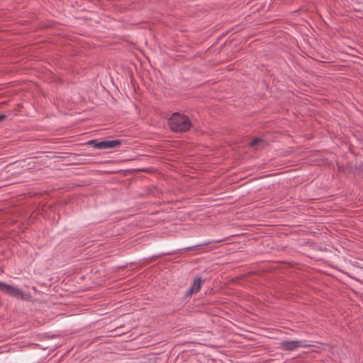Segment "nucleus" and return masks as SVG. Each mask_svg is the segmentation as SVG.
<instances>
[{
	"label": "nucleus",
	"instance_id": "1",
	"mask_svg": "<svg viewBox=\"0 0 363 363\" xmlns=\"http://www.w3.org/2000/svg\"><path fill=\"white\" fill-rule=\"evenodd\" d=\"M169 125L174 132H185L192 126L190 118L182 113H174L169 118Z\"/></svg>",
	"mask_w": 363,
	"mask_h": 363
},
{
	"label": "nucleus",
	"instance_id": "2",
	"mask_svg": "<svg viewBox=\"0 0 363 363\" xmlns=\"http://www.w3.org/2000/svg\"><path fill=\"white\" fill-rule=\"evenodd\" d=\"M309 345L303 340H283L279 342V348L286 352L294 351L299 347H307Z\"/></svg>",
	"mask_w": 363,
	"mask_h": 363
},
{
	"label": "nucleus",
	"instance_id": "3",
	"mask_svg": "<svg viewBox=\"0 0 363 363\" xmlns=\"http://www.w3.org/2000/svg\"><path fill=\"white\" fill-rule=\"evenodd\" d=\"M0 289L11 296L22 300L27 299L25 296L26 294L20 289L14 286L0 281Z\"/></svg>",
	"mask_w": 363,
	"mask_h": 363
},
{
	"label": "nucleus",
	"instance_id": "4",
	"mask_svg": "<svg viewBox=\"0 0 363 363\" xmlns=\"http://www.w3.org/2000/svg\"><path fill=\"white\" fill-rule=\"evenodd\" d=\"M205 281L201 277H196L189 289L185 293V297L191 296L193 294L198 293L202 286V284Z\"/></svg>",
	"mask_w": 363,
	"mask_h": 363
},
{
	"label": "nucleus",
	"instance_id": "5",
	"mask_svg": "<svg viewBox=\"0 0 363 363\" xmlns=\"http://www.w3.org/2000/svg\"><path fill=\"white\" fill-rule=\"evenodd\" d=\"M122 144L121 140H106V149H111L116 147H118Z\"/></svg>",
	"mask_w": 363,
	"mask_h": 363
},
{
	"label": "nucleus",
	"instance_id": "6",
	"mask_svg": "<svg viewBox=\"0 0 363 363\" xmlns=\"http://www.w3.org/2000/svg\"><path fill=\"white\" fill-rule=\"evenodd\" d=\"M94 147L98 150L106 149L105 141L97 142L95 140H91L89 142Z\"/></svg>",
	"mask_w": 363,
	"mask_h": 363
},
{
	"label": "nucleus",
	"instance_id": "7",
	"mask_svg": "<svg viewBox=\"0 0 363 363\" xmlns=\"http://www.w3.org/2000/svg\"><path fill=\"white\" fill-rule=\"evenodd\" d=\"M219 241H215V240H212V241H208V242H203V243H201V244H199V245H194V246H190V247H185L184 249L185 250H192V249H194L196 247H201V246H204V245H208L211 243H217Z\"/></svg>",
	"mask_w": 363,
	"mask_h": 363
},
{
	"label": "nucleus",
	"instance_id": "8",
	"mask_svg": "<svg viewBox=\"0 0 363 363\" xmlns=\"http://www.w3.org/2000/svg\"><path fill=\"white\" fill-rule=\"evenodd\" d=\"M262 142V140L259 139V138H255L253 139L251 143H250V145L252 147H256L259 143Z\"/></svg>",
	"mask_w": 363,
	"mask_h": 363
},
{
	"label": "nucleus",
	"instance_id": "9",
	"mask_svg": "<svg viewBox=\"0 0 363 363\" xmlns=\"http://www.w3.org/2000/svg\"><path fill=\"white\" fill-rule=\"evenodd\" d=\"M6 118V116L4 114H0V121H3Z\"/></svg>",
	"mask_w": 363,
	"mask_h": 363
},
{
	"label": "nucleus",
	"instance_id": "10",
	"mask_svg": "<svg viewBox=\"0 0 363 363\" xmlns=\"http://www.w3.org/2000/svg\"><path fill=\"white\" fill-rule=\"evenodd\" d=\"M359 169H361V170H362V171H363V164H362V167H359Z\"/></svg>",
	"mask_w": 363,
	"mask_h": 363
}]
</instances>
